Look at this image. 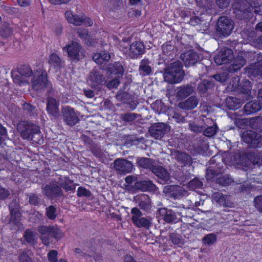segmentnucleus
<instances>
[{"label":"nucleus","instance_id":"nucleus-1","mask_svg":"<svg viewBox=\"0 0 262 262\" xmlns=\"http://www.w3.org/2000/svg\"><path fill=\"white\" fill-rule=\"evenodd\" d=\"M17 130L24 139L36 143H41L43 141L39 126L33 123L20 121L17 125Z\"/></svg>","mask_w":262,"mask_h":262},{"label":"nucleus","instance_id":"nucleus-2","mask_svg":"<svg viewBox=\"0 0 262 262\" xmlns=\"http://www.w3.org/2000/svg\"><path fill=\"white\" fill-rule=\"evenodd\" d=\"M184 76L183 64L180 61H174L164 69V80L170 84L181 82Z\"/></svg>","mask_w":262,"mask_h":262},{"label":"nucleus","instance_id":"nucleus-3","mask_svg":"<svg viewBox=\"0 0 262 262\" xmlns=\"http://www.w3.org/2000/svg\"><path fill=\"white\" fill-rule=\"evenodd\" d=\"M34 72L28 65L23 64L17 68V71H12L11 76L13 82L18 85L29 83V78L33 76Z\"/></svg>","mask_w":262,"mask_h":262},{"label":"nucleus","instance_id":"nucleus-4","mask_svg":"<svg viewBox=\"0 0 262 262\" xmlns=\"http://www.w3.org/2000/svg\"><path fill=\"white\" fill-rule=\"evenodd\" d=\"M37 231L40 234V238L45 245L50 244V236L55 238H60L62 237L61 232L56 227L51 226H40Z\"/></svg>","mask_w":262,"mask_h":262},{"label":"nucleus","instance_id":"nucleus-5","mask_svg":"<svg viewBox=\"0 0 262 262\" xmlns=\"http://www.w3.org/2000/svg\"><path fill=\"white\" fill-rule=\"evenodd\" d=\"M47 74L45 71H34L31 79L32 88L38 91L46 88L48 84Z\"/></svg>","mask_w":262,"mask_h":262},{"label":"nucleus","instance_id":"nucleus-6","mask_svg":"<svg viewBox=\"0 0 262 262\" xmlns=\"http://www.w3.org/2000/svg\"><path fill=\"white\" fill-rule=\"evenodd\" d=\"M234 28L233 21L229 17L222 16L219 18L217 23V31L224 36L229 35Z\"/></svg>","mask_w":262,"mask_h":262},{"label":"nucleus","instance_id":"nucleus-7","mask_svg":"<svg viewBox=\"0 0 262 262\" xmlns=\"http://www.w3.org/2000/svg\"><path fill=\"white\" fill-rule=\"evenodd\" d=\"M243 141L251 147L256 148L262 143V136L252 130H246L242 135Z\"/></svg>","mask_w":262,"mask_h":262},{"label":"nucleus","instance_id":"nucleus-8","mask_svg":"<svg viewBox=\"0 0 262 262\" xmlns=\"http://www.w3.org/2000/svg\"><path fill=\"white\" fill-rule=\"evenodd\" d=\"M170 130V127L164 123H156L152 124L148 129L151 137L156 139H161Z\"/></svg>","mask_w":262,"mask_h":262},{"label":"nucleus","instance_id":"nucleus-9","mask_svg":"<svg viewBox=\"0 0 262 262\" xmlns=\"http://www.w3.org/2000/svg\"><path fill=\"white\" fill-rule=\"evenodd\" d=\"M133 168L132 163L123 158L116 159L113 163V168L119 174H125L130 172Z\"/></svg>","mask_w":262,"mask_h":262},{"label":"nucleus","instance_id":"nucleus-10","mask_svg":"<svg viewBox=\"0 0 262 262\" xmlns=\"http://www.w3.org/2000/svg\"><path fill=\"white\" fill-rule=\"evenodd\" d=\"M234 59L233 51L228 48H222L214 57V62L218 65L230 63Z\"/></svg>","mask_w":262,"mask_h":262},{"label":"nucleus","instance_id":"nucleus-11","mask_svg":"<svg viewBox=\"0 0 262 262\" xmlns=\"http://www.w3.org/2000/svg\"><path fill=\"white\" fill-rule=\"evenodd\" d=\"M163 192L167 197L176 199L185 195L187 191L178 185H167L163 188Z\"/></svg>","mask_w":262,"mask_h":262},{"label":"nucleus","instance_id":"nucleus-12","mask_svg":"<svg viewBox=\"0 0 262 262\" xmlns=\"http://www.w3.org/2000/svg\"><path fill=\"white\" fill-rule=\"evenodd\" d=\"M180 58L183 61L186 67L194 66L200 61L201 58V55L195 51L190 50L187 51L180 56Z\"/></svg>","mask_w":262,"mask_h":262},{"label":"nucleus","instance_id":"nucleus-13","mask_svg":"<svg viewBox=\"0 0 262 262\" xmlns=\"http://www.w3.org/2000/svg\"><path fill=\"white\" fill-rule=\"evenodd\" d=\"M42 189L44 195L50 198L62 196L63 194L60 187L54 183H49Z\"/></svg>","mask_w":262,"mask_h":262},{"label":"nucleus","instance_id":"nucleus-14","mask_svg":"<svg viewBox=\"0 0 262 262\" xmlns=\"http://www.w3.org/2000/svg\"><path fill=\"white\" fill-rule=\"evenodd\" d=\"M62 113L63 120L69 125L73 126L79 121L74 109L69 106L62 108Z\"/></svg>","mask_w":262,"mask_h":262},{"label":"nucleus","instance_id":"nucleus-15","mask_svg":"<svg viewBox=\"0 0 262 262\" xmlns=\"http://www.w3.org/2000/svg\"><path fill=\"white\" fill-rule=\"evenodd\" d=\"M171 156L174 158L182 166L186 165H190L192 163V158L187 153L177 150H173L171 151Z\"/></svg>","mask_w":262,"mask_h":262},{"label":"nucleus","instance_id":"nucleus-16","mask_svg":"<svg viewBox=\"0 0 262 262\" xmlns=\"http://www.w3.org/2000/svg\"><path fill=\"white\" fill-rule=\"evenodd\" d=\"M257 60V62L250 64L246 68V69L248 74L262 77V55L261 54L258 55Z\"/></svg>","mask_w":262,"mask_h":262},{"label":"nucleus","instance_id":"nucleus-17","mask_svg":"<svg viewBox=\"0 0 262 262\" xmlns=\"http://www.w3.org/2000/svg\"><path fill=\"white\" fill-rule=\"evenodd\" d=\"M252 158H253V156L252 152L243 155L236 154L233 156V163L237 166H248L250 165V160Z\"/></svg>","mask_w":262,"mask_h":262},{"label":"nucleus","instance_id":"nucleus-18","mask_svg":"<svg viewBox=\"0 0 262 262\" xmlns=\"http://www.w3.org/2000/svg\"><path fill=\"white\" fill-rule=\"evenodd\" d=\"M144 51V45L142 42L135 41L130 45L128 56L130 58H136L143 54Z\"/></svg>","mask_w":262,"mask_h":262},{"label":"nucleus","instance_id":"nucleus-19","mask_svg":"<svg viewBox=\"0 0 262 262\" xmlns=\"http://www.w3.org/2000/svg\"><path fill=\"white\" fill-rule=\"evenodd\" d=\"M176 97L179 99H184L195 92V88L190 84H187L178 87Z\"/></svg>","mask_w":262,"mask_h":262},{"label":"nucleus","instance_id":"nucleus-20","mask_svg":"<svg viewBox=\"0 0 262 262\" xmlns=\"http://www.w3.org/2000/svg\"><path fill=\"white\" fill-rule=\"evenodd\" d=\"M151 171L164 183L167 182L170 180V174L168 171L157 163L155 164Z\"/></svg>","mask_w":262,"mask_h":262},{"label":"nucleus","instance_id":"nucleus-21","mask_svg":"<svg viewBox=\"0 0 262 262\" xmlns=\"http://www.w3.org/2000/svg\"><path fill=\"white\" fill-rule=\"evenodd\" d=\"M199 103V99L195 96H191L186 100L178 103V107L184 110H192L196 108Z\"/></svg>","mask_w":262,"mask_h":262},{"label":"nucleus","instance_id":"nucleus-22","mask_svg":"<svg viewBox=\"0 0 262 262\" xmlns=\"http://www.w3.org/2000/svg\"><path fill=\"white\" fill-rule=\"evenodd\" d=\"M88 80L90 81L91 86L95 88L97 85L102 84L105 81V78L100 71L95 69L90 72Z\"/></svg>","mask_w":262,"mask_h":262},{"label":"nucleus","instance_id":"nucleus-23","mask_svg":"<svg viewBox=\"0 0 262 262\" xmlns=\"http://www.w3.org/2000/svg\"><path fill=\"white\" fill-rule=\"evenodd\" d=\"M65 49H67L68 56L72 60L79 59V52L81 50V47L78 43L73 41L71 44L64 47L63 50Z\"/></svg>","mask_w":262,"mask_h":262},{"label":"nucleus","instance_id":"nucleus-24","mask_svg":"<svg viewBox=\"0 0 262 262\" xmlns=\"http://www.w3.org/2000/svg\"><path fill=\"white\" fill-rule=\"evenodd\" d=\"M47 111L54 118H57L59 116L58 104L55 99L49 97L47 99Z\"/></svg>","mask_w":262,"mask_h":262},{"label":"nucleus","instance_id":"nucleus-25","mask_svg":"<svg viewBox=\"0 0 262 262\" xmlns=\"http://www.w3.org/2000/svg\"><path fill=\"white\" fill-rule=\"evenodd\" d=\"M243 53L238 54L234 59L232 64L229 67V72H235L239 70L246 63Z\"/></svg>","mask_w":262,"mask_h":262},{"label":"nucleus","instance_id":"nucleus-26","mask_svg":"<svg viewBox=\"0 0 262 262\" xmlns=\"http://www.w3.org/2000/svg\"><path fill=\"white\" fill-rule=\"evenodd\" d=\"M244 102L243 99L233 97H229L226 99V105L230 110H237L240 108Z\"/></svg>","mask_w":262,"mask_h":262},{"label":"nucleus","instance_id":"nucleus-27","mask_svg":"<svg viewBox=\"0 0 262 262\" xmlns=\"http://www.w3.org/2000/svg\"><path fill=\"white\" fill-rule=\"evenodd\" d=\"M261 108V104L256 101H251L246 103L244 111L247 114H250L259 111Z\"/></svg>","mask_w":262,"mask_h":262},{"label":"nucleus","instance_id":"nucleus-28","mask_svg":"<svg viewBox=\"0 0 262 262\" xmlns=\"http://www.w3.org/2000/svg\"><path fill=\"white\" fill-rule=\"evenodd\" d=\"M137 164L141 167L148 169L150 171L156 163V161L148 158H139L137 160Z\"/></svg>","mask_w":262,"mask_h":262},{"label":"nucleus","instance_id":"nucleus-29","mask_svg":"<svg viewBox=\"0 0 262 262\" xmlns=\"http://www.w3.org/2000/svg\"><path fill=\"white\" fill-rule=\"evenodd\" d=\"M135 186L142 191L155 190L156 186L150 180L142 181L135 183Z\"/></svg>","mask_w":262,"mask_h":262},{"label":"nucleus","instance_id":"nucleus-30","mask_svg":"<svg viewBox=\"0 0 262 262\" xmlns=\"http://www.w3.org/2000/svg\"><path fill=\"white\" fill-rule=\"evenodd\" d=\"M65 17L69 23L73 24L74 26H78L82 25V16L74 14L70 11L66 12Z\"/></svg>","mask_w":262,"mask_h":262},{"label":"nucleus","instance_id":"nucleus-31","mask_svg":"<svg viewBox=\"0 0 262 262\" xmlns=\"http://www.w3.org/2000/svg\"><path fill=\"white\" fill-rule=\"evenodd\" d=\"M249 125L251 128L262 133V117L257 116L249 120Z\"/></svg>","mask_w":262,"mask_h":262},{"label":"nucleus","instance_id":"nucleus-32","mask_svg":"<svg viewBox=\"0 0 262 262\" xmlns=\"http://www.w3.org/2000/svg\"><path fill=\"white\" fill-rule=\"evenodd\" d=\"M234 13L239 19H247L251 17V12L249 8H244L242 6L239 8L235 9Z\"/></svg>","mask_w":262,"mask_h":262},{"label":"nucleus","instance_id":"nucleus-33","mask_svg":"<svg viewBox=\"0 0 262 262\" xmlns=\"http://www.w3.org/2000/svg\"><path fill=\"white\" fill-rule=\"evenodd\" d=\"M110 58V54L107 53H96L93 56V60L97 64H102L107 62Z\"/></svg>","mask_w":262,"mask_h":262},{"label":"nucleus","instance_id":"nucleus-34","mask_svg":"<svg viewBox=\"0 0 262 262\" xmlns=\"http://www.w3.org/2000/svg\"><path fill=\"white\" fill-rule=\"evenodd\" d=\"M59 183L60 188H63L66 191L72 190L75 188V187L72 185L73 181L70 180L69 178L66 177L64 178H59Z\"/></svg>","mask_w":262,"mask_h":262},{"label":"nucleus","instance_id":"nucleus-35","mask_svg":"<svg viewBox=\"0 0 262 262\" xmlns=\"http://www.w3.org/2000/svg\"><path fill=\"white\" fill-rule=\"evenodd\" d=\"M215 182L221 186H226L233 183V180L228 174L223 175L220 173L219 177L216 179Z\"/></svg>","mask_w":262,"mask_h":262},{"label":"nucleus","instance_id":"nucleus-36","mask_svg":"<svg viewBox=\"0 0 262 262\" xmlns=\"http://www.w3.org/2000/svg\"><path fill=\"white\" fill-rule=\"evenodd\" d=\"M132 220L138 227H144L148 229L151 225L150 220L145 217H140L138 219L136 217H132Z\"/></svg>","mask_w":262,"mask_h":262},{"label":"nucleus","instance_id":"nucleus-37","mask_svg":"<svg viewBox=\"0 0 262 262\" xmlns=\"http://www.w3.org/2000/svg\"><path fill=\"white\" fill-rule=\"evenodd\" d=\"M150 205V198L147 194H142L139 196V206L142 209H148Z\"/></svg>","mask_w":262,"mask_h":262},{"label":"nucleus","instance_id":"nucleus-38","mask_svg":"<svg viewBox=\"0 0 262 262\" xmlns=\"http://www.w3.org/2000/svg\"><path fill=\"white\" fill-rule=\"evenodd\" d=\"M13 33V28L9 23H5L0 29V35L4 38H8Z\"/></svg>","mask_w":262,"mask_h":262},{"label":"nucleus","instance_id":"nucleus-39","mask_svg":"<svg viewBox=\"0 0 262 262\" xmlns=\"http://www.w3.org/2000/svg\"><path fill=\"white\" fill-rule=\"evenodd\" d=\"M214 84L211 80H204L198 85V90L202 93H206L209 89L213 88Z\"/></svg>","mask_w":262,"mask_h":262},{"label":"nucleus","instance_id":"nucleus-40","mask_svg":"<svg viewBox=\"0 0 262 262\" xmlns=\"http://www.w3.org/2000/svg\"><path fill=\"white\" fill-rule=\"evenodd\" d=\"M139 70L143 75H148L151 73V69L149 66V61L147 59H143L141 61Z\"/></svg>","mask_w":262,"mask_h":262},{"label":"nucleus","instance_id":"nucleus-41","mask_svg":"<svg viewBox=\"0 0 262 262\" xmlns=\"http://www.w3.org/2000/svg\"><path fill=\"white\" fill-rule=\"evenodd\" d=\"M187 187L191 190H195L196 189H200L203 187V182L199 180L198 178H194L190 181L187 185Z\"/></svg>","mask_w":262,"mask_h":262},{"label":"nucleus","instance_id":"nucleus-42","mask_svg":"<svg viewBox=\"0 0 262 262\" xmlns=\"http://www.w3.org/2000/svg\"><path fill=\"white\" fill-rule=\"evenodd\" d=\"M35 234L30 230H27L25 232L24 237L26 241L30 245H34L36 243Z\"/></svg>","mask_w":262,"mask_h":262},{"label":"nucleus","instance_id":"nucleus-43","mask_svg":"<svg viewBox=\"0 0 262 262\" xmlns=\"http://www.w3.org/2000/svg\"><path fill=\"white\" fill-rule=\"evenodd\" d=\"M204 244L211 245L216 241V236L213 233H210L205 236L202 239Z\"/></svg>","mask_w":262,"mask_h":262},{"label":"nucleus","instance_id":"nucleus-44","mask_svg":"<svg viewBox=\"0 0 262 262\" xmlns=\"http://www.w3.org/2000/svg\"><path fill=\"white\" fill-rule=\"evenodd\" d=\"M199 198L200 196L198 194L194 193L193 194L189 196V199H190L189 201H190L191 203H194L195 207H200L203 205L204 201H202L201 199H199Z\"/></svg>","mask_w":262,"mask_h":262},{"label":"nucleus","instance_id":"nucleus-45","mask_svg":"<svg viewBox=\"0 0 262 262\" xmlns=\"http://www.w3.org/2000/svg\"><path fill=\"white\" fill-rule=\"evenodd\" d=\"M49 62L53 64L55 67H60L61 64V60L57 54L53 53L50 55Z\"/></svg>","mask_w":262,"mask_h":262},{"label":"nucleus","instance_id":"nucleus-46","mask_svg":"<svg viewBox=\"0 0 262 262\" xmlns=\"http://www.w3.org/2000/svg\"><path fill=\"white\" fill-rule=\"evenodd\" d=\"M217 129V125L214 124L213 126L206 127L205 130L204 129L203 134L206 137H211L216 133Z\"/></svg>","mask_w":262,"mask_h":262},{"label":"nucleus","instance_id":"nucleus-47","mask_svg":"<svg viewBox=\"0 0 262 262\" xmlns=\"http://www.w3.org/2000/svg\"><path fill=\"white\" fill-rule=\"evenodd\" d=\"M177 219L175 213L171 210H166L165 214L164 217V220L168 223H171L174 222Z\"/></svg>","mask_w":262,"mask_h":262},{"label":"nucleus","instance_id":"nucleus-48","mask_svg":"<svg viewBox=\"0 0 262 262\" xmlns=\"http://www.w3.org/2000/svg\"><path fill=\"white\" fill-rule=\"evenodd\" d=\"M11 217L9 220L10 223H12L14 225H16L17 227H19L20 225V212H17L15 213H10Z\"/></svg>","mask_w":262,"mask_h":262},{"label":"nucleus","instance_id":"nucleus-49","mask_svg":"<svg viewBox=\"0 0 262 262\" xmlns=\"http://www.w3.org/2000/svg\"><path fill=\"white\" fill-rule=\"evenodd\" d=\"M46 215L50 220H54L57 216L56 209L55 207L51 205L46 208Z\"/></svg>","mask_w":262,"mask_h":262},{"label":"nucleus","instance_id":"nucleus-50","mask_svg":"<svg viewBox=\"0 0 262 262\" xmlns=\"http://www.w3.org/2000/svg\"><path fill=\"white\" fill-rule=\"evenodd\" d=\"M112 70L111 72L115 74H122L124 72V69L122 65L119 62H115L112 68H110Z\"/></svg>","mask_w":262,"mask_h":262},{"label":"nucleus","instance_id":"nucleus-51","mask_svg":"<svg viewBox=\"0 0 262 262\" xmlns=\"http://www.w3.org/2000/svg\"><path fill=\"white\" fill-rule=\"evenodd\" d=\"M138 116V115L135 113H126L121 115V119L126 122H131L136 119Z\"/></svg>","mask_w":262,"mask_h":262},{"label":"nucleus","instance_id":"nucleus-52","mask_svg":"<svg viewBox=\"0 0 262 262\" xmlns=\"http://www.w3.org/2000/svg\"><path fill=\"white\" fill-rule=\"evenodd\" d=\"M243 85L242 86L241 91L243 94H247L248 96H249L251 94V83L248 80H246L243 81Z\"/></svg>","mask_w":262,"mask_h":262},{"label":"nucleus","instance_id":"nucleus-53","mask_svg":"<svg viewBox=\"0 0 262 262\" xmlns=\"http://www.w3.org/2000/svg\"><path fill=\"white\" fill-rule=\"evenodd\" d=\"M116 97L120 101L123 103H128L130 98V96L127 93L122 92L117 94Z\"/></svg>","mask_w":262,"mask_h":262},{"label":"nucleus","instance_id":"nucleus-54","mask_svg":"<svg viewBox=\"0 0 262 262\" xmlns=\"http://www.w3.org/2000/svg\"><path fill=\"white\" fill-rule=\"evenodd\" d=\"M220 172L217 170L208 169L206 170V177L208 180H213L215 178H217Z\"/></svg>","mask_w":262,"mask_h":262},{"label":"nucleus","instance_id":"nucleus-55","mask_svg":"<svg viewBox=\"0 0 262 262\" xmlns=\"http://www.w3.org/2000/svg\"><path fill=\"white\" fill-rule=\"evenodd\" d=\"M29 251H23L19 256V262H34L29 255Z\"/></svg>","mask_w":262,"mask_h":262},{"label":"nucleus","instance_id":"nucleus-56","mask_svg":"<svg viewBox=\"0 0 262 262\" xmlns=\"http://www.w3.org/2000/svg\"><path fill=\"white\" fill-rule=\"evenodd\" d=\"M169 238L172 243L175 245L183 244V239L181 235L177 233H172L169 235Z\"/></svg>","mask_w":262,"mask_h":262},{"label":"nucleus","instance_id":"nucleus-57","mask_svg":"<svg viewBox=\"0 0 262 262\" xmlns=\"http://www.w3.org/2000/svg\"><path fill=\"white\" fill-rule=\"evenodd\" d=\"M189 127L192 132L196 133H201L205 128L203 126L199 125L194 122L190 123Z\"/></svg>","mask_w":262,"mask_h":262},{"label":"nucleus","instance_id":"nucleus-58","mask_svg":"<svg viewBox=\"0 0 262 262\" xmlns=\"http://www.w3.org/2000/svg\"><path fill=\"white\" fill-rule=\"evenodd\" d=\"M173 46L170 45H164L162 46V52L165 55L170 56L174 54Z\"/></svg>","mask_w":262,"mask_h":262},{"label":"nucleus","instance_id":"nucleus-59","mask_svg":"<svg viewBox=\"0 0 262 262\" xmlns=\"http://www.w3.org/2000/svg\"><path fill=\"white\" fill-rule=\"evenodd\" d=\"M34 26L33 21L31 19L26 18L23 20L21 23V29L27 31L28 29L32 28Z\"/></svg>","mask_w":262,"mask_h":262},{"label":"nucleus","instance_id":"nucleus-60","mask_svg":"<svg viewBox=\"0 0 262 262\" xmlns=\"http://www.w3.org/2000/svg\"><path fill=\"white\" fill-rule=\"evenodd\" d=\"M23 108L25 111H27L28 114L31 116H34L35 114L34 112L35 108V106L32 105L30 103L26 102L24 103L23 105Z\"/></svg>","mask_w":262,"mask_h":262},{"label":"nucleus","instance_id":"nucleus-61","mask_svg":"<svg viewBox=\"0 0 262 262\" xmlns=\"http://www.w3.org/2000/svg\"><path fill=\"white\" fill-rule=\"evenodd\" d=\"M254 203L258 211L262 213V195L256 196L254 200Z\"/></svg>","mask_w":262,"mask_h":262},{"label":"nucleus","instance_id":"nucleus-62","mask_svg":"<svg viewBox=\"0 0 262 262\" xmlns=\"http://www.w3.org/2000/svg\"><path fill=\"white\" fill-rule=\"evenodd\" d=\"M213 78H214L216 81L221 82H225L228 78V74L226 73H223L222 74H217L214 75Z\"/></svg>","mask_w":262,"mask_h":262},{"label":"nucleus","instance_id":"nucleus-63","mask_svg":"<svg viewBox=\"0 0 262 262\" xmlns=\"http://www.w3.org/2000/svg\"><path fill=\"white\" fill-rule=\"evenodd\" d=\"M9 209L10 213L19 212V204L16 200H13L9 205Z\"/></svg>","mask_w":262,"mask_h":262},{"label":"nucleus","instance_id":"nucleus-64","mask_svg":"<svg viewBox=\"0 0 262 262\" xmlns=\"http://www.w3.org/2000/svg\"><path fill=\"white\" fill-rule=\"evenodd\" d=\"M224 196V195L222 193L219 192L213 193L212 195V199L221 205L223 202Z\"/></svg>","mask_w":262,"mask_h":262}]
</instances>
